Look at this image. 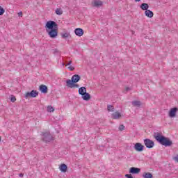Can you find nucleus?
Masks as SVG:
<instances>
[{
  "instance_id": "1",
  "label": "nucleus",
  "mask_w": 178,
  "mask_h": 178,
  "mask_svg": "<svg viewBox=\"0 0 178 178\" xmlns=\"http://www.w3.org/2000/svg\"><path fill=\"white\" fill-rule=\"evenodd\" d=\"M153 137L159 143V144L164 145V147H170L173 145V142L169 138L163 136L162 133L154 132Z\"/></svg>"
},
{
  "instance_id": "2",
  "label": "nucleus",
  "mask_w": 178,
  "mask_h": 178,
  "mask_svg": "<svg viewBox=\"0 0 178 178\" xmlns=\"http://www.w3.org/2000/svg\"><path fill=\"white\" fill-rule=\"evenodd\" d=\"M46 31H49L51 30H55L58 29V24L54 21H48L45 24Z\"/></svg>"
},
{
  "instance_id": "3",
  "label": "nucleus",
  "mask_w": 178,
  "mask_h": 178,
  "mask_svg": "<svg viewBox=\"0 0 178 178\" xmlns=\"http://www.w3.org/2000/svg\"><path fill=\"white\" fill-rule=\"evenodd\" d=\"M42 140L44 143H51V141H54V138L49 132H44L42 134Z\"/></svg>"
},
{
  "instance_id": "4",
  "label": "nucleus",
  "mask_w": 178,
  "mask_h": 178,
  "mask_svg": "<svg viewBox=\"0 0 178 178\" xmlns=\"http://www.w3.org/2000/svg\"><path fill=\"white\" fill-rule=\"evenodd\" d=\"M143 141L146 148H149V149L154 148V146L155 145V143L152 140L146 138V139H144Z\"/></svg>"
},
{
  "instance_id": "5",
  "label": "nucleus",
  "mask_w": 178,
  "mask_h": 178,
  "mask_svg": "<svg viewBox=\"0 0 178 178\" xmlns=\"http://www.w3.org/2000/svg\"><path fill=\"white\" fill-rule=\"evenodd\" d=\"M76 82H73L72 81H70V79H67L66 81V86L67 87H70V88H79V87H80V86L77 83H76Z\"/></svg>"
},
{
  "instance_id": "6",
  "label": "nucleus",
  "mask_w": 178,
  "mask_h": 178,
  "mask_svg": "<svg viewBox=\"0 0 178 178\" xmlns=\"http://www.w3.org/2000/svg\"><path fill=\"white\" fill-rule=\"evenodd\" d=\"M47 33L50 38H56L58 37V29L47 31Z\"/></svg>"
},
{
  "instance_id": "7",
  "label": "nucleus",
  "mask_w": 178,
  "mask_h": 178,
  "mask_svg": "<svg viewBox=\"0 0 178 178\" xmlns=\"http://www.w3.org/2000/svg\"><path fill=\"white\" fill-rule=\"evenodd\" d=\"M38 96V91L33 90L31 92H28L25 95V98H29L30 97L31 98H35Z\"/></svg>"
},
{
  "instance_id": "8",
  "label": "nucleus",
  "mask_w": 178,
  "mask_h": 178,
  "mask_svg": "<svg viewBox=\"0 0 178 178\" xmlns=\"http://www.w3.org/2000/svg\"><path fill=\"white\" fill-rule=\"evenodd\" d=\"M134 148L135 150L137 151V152H143V151H144V145H143L140 143H136L134 145Z\"/></svg>"
},
{
  "instance_id": "9",
  "label": "nucleus",
  "mask_w": 178,
  "mask_h": 178,
  "mask_svg": "<svg viewBox=\"0 0 178 178\" xmlns=\"http://www.w3.org/2000/svg\"><path fill=\"white\" fill-rule=\"evenodd\" d=\"M177 111H178L177 107L172 108L168 113L169 117L170 118H176V113H177Z\"/></svg>"
},
{
  "instance_id": "10",
  "label": "nucleus",
  "mask_w": 178,
  "mask_h": 178,
  "mask_svg": "<svg viewBox=\"0 0 178 178\" xmlns=\"http://www.w3.org/2000/svg\"><path fill=\"white\" fill-rule=\"evenodd\" d=\"M129 173L131 175H138L141 172V169L136 167H131L129 168Z\"/></svg>"
},
{
  "instance_id": "11",
  "label": "nucleus",
  "mask_w": 178,
  "mask_h": 178,
  "mask_svg": "<svg viewBox=\"0 0 178 178\" xmlns=\"http://www.w3.org/2000/svg\"><path fill=\"white\" fill-rule=\"evenodd\" d=\"M74 33L78 37H82V35H84V30H83V29H81V28H76L74 30Z\"/></svg>"
},
{
  "instance_id": "12",
  "label": "nucleus",
  "mask_w": 178,
  "mask_h": 178,
  "mask_svg": "<svg viewBox=\"0 0 178 178\" xmlns=\"http://www.w3.org/2000/svg\"><path fill=\"white\" fill-rule=\"evenodd\" d=\"M81 80V76L79 74H74L72 76L70 81H72V83H79Z\"/></svg>"
},
{
  "instance_id": "13",
  "label": "nucleus",
  "mask_w": 178,
  "mask_h": 178,
  "mask_svg": "<svg viewBox=\"0 0 178 178\" xmlns=\"http://www.w3.org/2000/svg\"><path fill=\"white\" fill-rule=\"evenodd\" d=\"M39 90L42 94H47L48 92V87L45 85H40Z\"/></svg>"
},
{
  "instance_id": "14",
  "label": "nucleus",
  "mask_w": 178,
  "mask_h": 178,
  "mask_svg": "<svg viewBox=\"0 0 178 178\" xmlns=\"http://www.w3.org/2000/svg\"><path fill=\"white\" fill-rule=\"evenodd\" d=\"M102 4L103 3L101 0H95L92 3V6H95V8H99L100 6H102Z\"/></svg>"
},
{
  "instance_id": "15",
  "label": "nucleus",
  "mask_w": 178,
  "mask_h": 178,
  "mask_svg": "<svg viewBox=\"0 0 178 178\" xmlns=\"http://www.w3.org/2000/svg\"><path fill=\"white\" fill-rule=\"evenodd\" d=\"M81 97L83 101H90V99H91V95H90V93L87 92L86 93H83Z\"/></svg>"
},
{
  "instance_id": "16",
  "label": "nucleus",
  "mask_w": 178,
  "mask_h": 178,
  "mask_svg": "<svg viewBox=\"0 0 178 178\" xmlns=\"http://www.w3.org/2000/svg\"><path fill=\"white\" fill-rule=\"evenodd\" d=\"M78 92L79 94V95H84L85 93L87 92V88H86V87L83 86L79 88Z\"/></svg>"
},
{
  "instance_id": "17",
  "label": "nucleus",
  "mask_w": 178,
  "mask_h": 178,
  "mask_svg": "<svg viewBox=\"0 0 178 178\" xmlns=\"http://www.w3.org/2000/svg\"><path fill=\"white\" fill-rule=\"evenodd\" d=\"M59 169L63 173H66L67 172V165L66 164H61Z\"/></svg>"
},
{
  "instance_id": "18",
  "label": "nucleus",
  "mask_w": 178,
  "mask_h": 178,
  "mask_svg": "<svg viewBox=\"0 0 178 178\" xmlns=\"http://www.w3.org/2000/svg\"><path fill=\"white\" fill-rule=\"evenodd\" d=\"M145 15L147 16V17H149L150 19L154 17V13L150 10H147L145 11Z\"/></svg>"
},
{
  "instance_id": "19",
  "label": "nucleus",
  "mask_w": 178,
  "mask_h": 178,
  "mask_svg": "<svg viewBox=\"0 0 178 178\" xmlns=\"http://www.w3.org/2000/svg\"><path fill=\"white\" fill-rule=\"evenodd\" d=\"M149 8V6L147 3H143L140 5V9L142 10H148V8Z\"/></svg>"
},
{
  "instance_id": "20",
  "label": "nucleus",
  "mask_w": 178,
  "mask_h": 178,
  "mask_svg": "<svg viewBox=\"0 0 178 178\" xmlns=\"http://www.w3.org/2000/svg\"><path fill=\"white\" fill-rule=\"evenodd\" d=\"M121 117H122V114H120V113H119L118 111H116L112 114V118L113 119H119V118H121Z\"/></svg>"
},
{
  "instance_id": "21",
  "label": "nucleus",
  "mask_w": 178,
  "mask_h": 178,
  "mask_svg": "<svg viewBox=\"0 0 178 178\" xmlns=\"http://www.w3.org/2000/svg\"><path fill=\"white\" fill-rule=\"evenodd\" d=\"M131 104L133 105V106H137L138 108H140V106H141V102L140 101H133L131 102Z\"/></svg>"
},
{
  "instance_id": "22",
  "label": "nucleus",
  "mask_w": 178,
  "mask_h": 178,
  "mask_svg": "<svg viewBox=\"0 0 178 178\" xmlns=\"http://www.w3.org/2000/svg\"><path fill=\"white\" fill-rule=\"evenodd\" d=\"M144 178H152V174L150 172H144L143 175Z\"/></svg>"
},
{
  "instance_id": "23",
  "label": "nucleus",
  "mask_w": 178,
  "mask_h": 178,
  "mask_svg": "<svg viewBox=\"0 0 178 178\" xmlns=\"http://www.w3.org/2000/svg\"><path fill=\"white\" fill-rule=\"evenodd\" d=\"M107 109H108V112H114L115 111V108H113V106H112V105H108L107 106Z\"/></svg>"
},
{
  "instance_id": "24",
  "label": "nucleus",
  "mask_w": 178,
  "mask_h": 178,
  "mask_svg": "<svg viewBox=\"0 0 178 178\" xmlns=\"http://www.w3.org/2000/svg\"><path fill=\"white\" fill-rule=\"evenodd\" d=\"M55 111V108H54V107H52V106H47V112H54Z\"/></svg>"
},
{
  "instance_id": "25",
  "label": "nucleus",
  "mask_w": 178,
  "mask_h": 178,
  "mask_svg": "<svg viewBox=\"0 0 178 178\" xmlns=\"http://www.w3.org/2000/svg\"><path fill=\"white\" fill-rule=\"evenodd\" d=\"M56 13L57 15H58L59 16H60V15H62L63 13V11H62V9H60V8H57L56 10Z\"/></svg>"
},
{
  "instance_id": "26",
  "label": "nucleus",
  "mask_w": 178,
  "mask_h": 178,
  "mask_svg": "<svg viewBox=\"0 0 178 178\" xmlns=\"http://www.w3.org/2000/svg\"><path fill=\"white\" fill-rule=\"evenodd\" d=\"M61 37L62 38H67V37H69V33H61Z\"/></svg>"
},
{
  "instance_id": "27",
  "label": "nucleus",
  "mask_w": 178,
  "mask_h": 178,
  "mask_svg": "<svg viewBox=\"0 0 178 178\" xmlns=\"http://www.w3.org/2000/svg\"><path fill=\"white\" fill-rule=\"evenodd\" d=\"M10 99L11 102H16V97H15L14 95H11Z\"/></svg>"
},
{
  "instance_id": "28",
  "label": "nucleus",
  "mask_w": 178,
  "mask_h": 178,
  "mask_svg": "<svg viewBox=\"0 0 178 178\" xmlns=\"http://www.w3.org/2000/svg\"><path fill=\"white\" fill-rule=\"evenodd\" d=\"M5 13V9H3L1 6H0V16H2Z\"/></svg>"
},
{
  "instance_id": "29",
  "label": "nucleus",
  "mask_w": 178,
  "mask_h": 178,
  "mask_svg": "<svg viewBox=\"0 0 178 178\" xmlns=\"http://www.w3.org/2000/svg\"><path fill=\"white\" fill-rule=\"evenodd\" d=\"M118 129H119L120 131H123V130H124V125H123V124L120 125Z\"/></svg>"
},
{
  "instance_id": "30",
  "label": "nucleus",
  "mask_w": 178,
  "mask_h": 178,
  "mask_svg": "<svg viewBox=\"0 0 178 178\" xmlns=\"http://www.w3.org/2000/svg\"><path fill=\"white\" fill-rule=\"evenodd\" d=\"M173 161L178 163V154L172 158Z\"/></svg>"
},
{
  "instance_id": "31",
  "label": "nucleus",
  "mask_w": 178,
  "mask_h": 178,
  "mask_svg": "<svg viewBox=\"0 0 178 178\" xmlns=\"http://www.w3.org/2000/svg\"><path fill=\"white\" fill-rule=\"evenodd\" d=\"M125 177H127V178H133V175H131V174H126Z\"/></svg>"
},
{
  "instance_id": "32",
  "label": "nucleus",
  "mask_w": 178,
  "mask_h": 178,
  "mask_svg": "<svg viewBox=\"0 0 178 178\" xmlns=\"http://www.w3.org/2000/svg\"><path fill=\"white\" fill-rule=\"evenodd\" d=\"M68 69H69L70 70H71V72H73V70H74V67H73V66H70V67H68Z\"/></svg>"
},
{
  "instance_id": "33",
  "label": "nucleus",
  "mask_w": 178,
  "mask_h": 178,
  "mask_svg": "<svg viewBox=\"0 0 178 178\" xmlns=\"http://www.w3.org/2000/svg\"><path fill=\"white\" fill-rule=\"evenodd\" d=\"M127 91H130V88L129 87H127L125 88L124 92H127Z\"/></svg>"
},
{
  "instance_id": "34",
  "label": "nucleus",
  "mask_w": 178,
  "mask_h": 178,
  "mask_svg": "<svg viewBox=\"0 0 178 178\" xmlns=\"http://www.w3.org/2000/svg\"><path fill=\"white\" fill-rule=\"evenodd\" d=\"M72 65V60H70L65 66H70Z\"/></svg>"
},
{
  "instance_id": "35",
  "label": "nucleus",
  "mask_w": 178,
  "mask_h": 178,
  "mask_svg": "<svg viewBox=\"0 0 178 178\" xmlns=\"http://www.w3.org/2000/svg\"><path fill=\"white\" fill-rule=\"evenodd\" d=\"M18 16H23V13L22 12H19L18 13Z\"/></svg>"
},
{
  "instance_id": "36",
  "label": "nucleus",
  "mask_w": 178,
  "mask_h": 178,
  "mask_svg": "<svg viewBox=\"0 0 178 178\" xmlns=\"http://www.w3.org/2000/svg\"><path fill=\"white\" fill-rule=\"evenodd\" d=\"M19 177H23V176H24V175L23 173H20V174L19 175Z\"/></svg>"
},
{
  "instance_id": "37",
  "label": "nucleus",
  "mask_w": 178,
  "mask_h": 178,
  "mask_svg": "<svg viewBox=\"0 0 178 178\" xmlns=\"http://www.w3.org/2000/svg\"><path fill=\"white\" fill-rule=\"evenodd\" d=\"M141 0H135V2H140Z\"/></svg>"
},
{
  "instance_id": "38",
  "label": "nucleus",
  "mask_w": 178,
  "mask_h": 178,
  "mask_svg": "<svg viewBox=\"0 0 178 178\" xmlns=\"http://www.w3.org/2000/svg\"><path fill=\"white\" fill-rule=\"evenodd\" d=\"M63 66H65V63H63Z\"/></svg>"
}]
</instances>
